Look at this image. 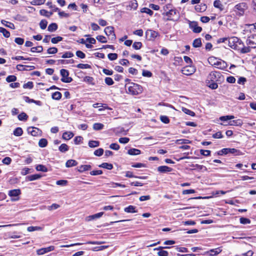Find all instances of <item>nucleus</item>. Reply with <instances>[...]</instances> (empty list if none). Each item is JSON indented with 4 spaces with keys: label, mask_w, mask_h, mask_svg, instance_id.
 Wrapping results in <instances>:
<instances>
[{
    "label": "nucleus",
    "mask_w": 256,
    "mask_h": 256,
    "mask_svg": "<svg viewBox=\"0 0 256 256\" xmlns=\"http://www.w3.org/2000/svg\"><path fill=\"white\" fill-rule=\"evenodd\" d=\"M240 223L242 224H246L250 223V220L246 218L241 217L240 219Z\"/></svg>",
    "instance_id": "56"
},
{
    "label": "nucleus",
    "mask_w": 256,
    "mask_h": 256,
    "mask_svg": "<svg viewBox=\"0 0 256 256\" xmlns=\"http://www.w3.org/2000/svg\"><path fill=\"white\" fill-rule=\"evenodd\" d=\"M214 6L216 8H219L221 11L224 9L223 6L219 0H216L214 1Z\"/></svg>",
    "instance_id": "39"
},
{
    "label": "nucleus",
    "mask_w": 256,
    "mask_h": 256,
    "mask_svg": "<svg viewBox=\"0 0 256 256\" xmlns=\"http://www.w3.org/2000/svg\"><path fill=\"white\" fill-rule=\"evenodd\" d=\"M18 117L20 120H26L28 118V116L24 112L19 114Z\"/></svg>",
    "instance_id": "49"
},
{
    "label": "nucleus",
    "mask_w": 256,
    "mask_h": 256,
    "mask_svg": "<svg viewBox=\"0 0 256 256\" xmlns=\"http://www.w3.org/2000/svg\"><path fill=\"white\" fill-rule=\"evenodd\" d=\"M12 60H32L36 58H32V57H28V58H24L23 56H16L14 57H12Z\"/></svg>",
    "instance_id": "34"
},
{
    "label": "nucleus",
    "mask_w": 256,
    "mask_h": 256,
    "mask_svg": "<svg viewBox=\"0 0 256 256\" xmlns=\"http://www.w3.org/2000/svg\"><path fill=\"white\" fill-rule=\"evenodd\" d=\"M21 194L20 189H14L10 190L8 192V194L10 196H18Z\"/></svg>",
    "instance_id": "22"
},
{
    "label": "nucleus",
    "mask_w": 256,
    "mask_h": 256,
    "mask_svg": "<svg viewBox=\"0 0 256 256\" xmlns=\"http://www.w3.org/2000/svg\"><path fill=\"white\" fill-rule=\"evenodd\" d=\"M96 38L98 42H100L102 43H106L108 42L106 38L103 36H101V35L98 36L96 37Z\"/></svg>",
    "instance_id": "54"
},
{
    "label": "nucleus",
    "mask_w": 256,
    "mask_h": 256,
    "mask_svg": "<svg viewBox=\"0 0 256 256\" xmlns=\"http://www.w3.org/2000/svg\"><path fill=\"white\" fill-rule=\"evenodd\" d=\"M141 152L140 150L135 148H132L128 150V154L131 156L138 155Z\"/></svg>",
    "instance_id": "25"
},
{
    "label": "nucleus",
    "mask_w": 256,
    "mask_h": 256,
    "mask_svg": "<svg viewBox=\"0 0 256 256\" xmlns=\"http://www.w3.org/2000/svg\"><path fill=\"white\" fill-rule=\"evenodd\" d=\"M30 51L32 52H42L43 51V47L42 46L32 47L30 48Z\"/></svg>",
    "instance_id": "43"
},
{
    "label": "nucleus",
    "mask_w": 256,
    "mask_h": 256,
    "mask_svg": "<svg viewBox=\"0 0 256 256\" xmlns=\"http://www.w3.org/2000/svg\"><path fill=\"white\" fill-rule=\"evenodd\" d=\"M142 46V44L140 42H135L132 44V48L136 50H140Z\"/></svg>",
    "instance_id": "46"
},
{
    "label": "nucleus",
    "mask_w": 256,
    "mask_h": 256,
    "mask_svg": "<svg viewBox=\"0 0 256 256\" xmlns=\"http://www.w3.org/2000/svg\"><path fill=\"white\" fill-rule=\"evenodd\" d=\"M62 96V94L59 92H56L52 94V98L53 100H60Z\"/></svg>",
    "instance_id": "37"
},
{
    "label": "nucleus",
    "mask_w": 256,
    "mask_h": 256,
    "mask_svg": "<svg viewBox=\"0 0 256 256\" xmlns=\"http://www.w3.org/2000/svg\"><path fill=\"white\" fill-rule=\"evenodd\" d=\"M228 46L242 54H246L250 52V48H246L242 41L236 36H232L228 38Z\"/></svg>",
    "instance_id": "3"
},
{
    "label": "nucleus",
    "mask_w": 256,
    "mask_h": 256,
    "mask_svg": "<svg viewBox=\"0 0 256 256\" xmlns=\"http://www.w3.org/2000/svg\"><path fill=\"white\" fill-rule=\"evenodd\" d=\"M63 40L62 37L60 36H57L56 37L53 38L51 39V42L52 44H57L58 42L62 41Z\"/></svg>",
    "instance_id": "53"
},
{
    "label": "nucleus",
    "mask_w": 256,
    "mask_h": 256,
    "mask_svg": "<svg viewBox=\"0 0 256 256\" xmlns=\"http://www.w3.org/2000/svg\"><path fill=\"white\" fill-rule=\"evenodd\" d=\"M74 134L72 132H64L62 134V138L66 140H69L74 136Z\"/></svg>",
    "instance_id": "29"
},
{
    "label": "nucleus",
    "mask_w": 256,
    "mask_h": 256,
    "mask_svg": "<svg viewBox=\"0 0 256 256\" xmlns=\"http://www.w3.org/2000/svg\"><path fill=\"white\" fill-rule=\"evenodd\" d=\"M46 0H31L30 4L34 6H40L45 3Z\"/></svg>",
    "instance_id": "38"
},
{
    "label": "nucleus",
    "mask_w": 256,
    "mask_h": 256,
    "mask_svg": "<svg viewBox=\"0 0 256 256\" xmlns=\"http://www.w3.org/2000/svg\"><path fill=\"white\" fill-rule=\"evenodd\" d=\"M190 26L194 33H200L202 30V28L198 26V22H192Z\"/></svg>",
    "instance_id": "15"
},
{
    "label": "nucleus",
    "mask_w": 256,
    "mask_h": 256,
    "mask_svg": "<svg viewBox=\"0 0 256 256\" xmlns=\"http://www.w3.org/2000/svg\"><path fill=\"white\" fill-rule=\"evenodd\" d=\"M215 60L214 59V58H210L208 60V62L210 64L214 66H217V68L220 70H224L227 67V64L226 62L222 60V61H220V60H216V62H214V63H212L210 60Z\"/></svg>",
    "instance_id": "8"
},
{
    "label": "nucleus",
    "mask_w": 256,
    "mask_h": 256,
    "mask_svg": "<svg viewBox=\"0 0 256 256\" xmlns=\"http://www.w3.org/2000/svg\"><path fill=\"white\" fill-rule=\"evenodd\" d=\"M202 46V40L200 38H197L194 40L192 46L195 48H200Z\"/></svg>",
    "instance_id": "27"
},
{
    "label": "nucleus",
    "mask_w": 256,
    "mask_h": 256,
    "mask_svg": "<svg viewBox=\"0 0 256 256\" xmlns=\"http://www.w3.org/2000/svg\"><path fill=\"white\" fill-rule=\"evenodd\" d=\"M83 138L81 136H76L74 138V142L76 144H78L82 142Z\"/></svg>",
    "instance_id": "64"
},
{
    "label": "nucleus",
    "mask_w": 256,
    "mask_h": 256,
    "mask_svg": "<svg viewBox=\"0 0 256 256\" xmlns=\"http://www.w3.org/2000/svg\"><path fill=\"white\" fill-rule=\"evenodd\" d=\"M60 74L62 76L61 81L65 83H70L72 81V78L71 77L68 76L69 72L68 70L66 69H61L60 70Z\"/></svg>",
    "instance_id": "7"
},
{
    "label": "nucleus",
    "mask_w": 256,
    "mask_h": 256,
    "mask_svg": "<svg viewBox=\"0 0 256 256\" xmlns=\"http://www.w3.org/2000/svg\"><path fill=\"white\" fill-rule=\"evenodd\" d=\"M36 169L38 171H40L42 172H46L48 171V168L44 165L38 164L36 166Z\"/></svg>",
    "instance_id": "42"
},
{
    "label": "nucleus",
    "mask_w": 256,
    "mask_h": 256,
    "mask_svg": "<svg viewBox=\"0 0 256 256\" xmlns=\"http://www.w3.org/2000/svg\"><path fill=\"white\" fill-rule=\"evenodd\" d=\"M84 80L85 82H88L92 85H94V79L92 76H86Z\"/></svg>",
    "instance_id": "50"
},
{
    "label": "nucleus",
    "mask_w": 256,
    "mask_h": 256,
    "mask_svg": "<svg viewBox=\"0 0 256 256\" xmlns=\"http://www.w3.org/2000/svg\"><path fill=\"white\" fill-rule=\"evenodd\" d=\"M182 110L186 114H187L192 116H195V113L193 111L185 108H182Z\"/></svg>",
    "instance_id": "48"
},
{
    "label": "nucleus",
    "mask_w": 256,
    "mask_h": 256,
    "mask_svg": "<svg viewBox=\"0 0 256 256\" xmlns=\"http://www.w3.org/2000/svg\"><path fill=\"white\" fill-rule=\"evenodd\" d=\"M42 177L40 174H34L32 175L28 176L26 177V180L28 181H33L34 180H38Z\"/></svg>",
    "instance_id": "21"
},
{
    "label": "nucleus",
    "mask_w": 256,
    "mask_h": 256,
    "mask_svg": "<svg viewBox=\"0 0 256 256\" xmlns=\"http://www.w3.org/2000/svg\"><path fill=\"white\" fill-rule=\"evenodd\" d=\"M16 69L19 71L32 70L35 69L34 66H25L23 64H18L16 66Z\"/></svg>",
    "instance_id": "13"
},
{
    "label": "nucleus",
    "mask_w": 256,
    "mask_h": 256,
    "mask_svg": "<svg viewBox=\"0 0 256 256\" xmlns=\"http://www.w3.org/2000/svg\"><path fill=\"white\" fill-rule=\"evenodd\" d=\"M206 6L205 4H200L195 6V9L198 12H202L206 10Z\"/></svg>",
    "instance_id": "32"
},
{
    "label": "nucleus",
    "mask_w": 256,
    "mask_h": 256,
    "mask_svg": "<svg viewBox=\"0 0 256 256\" xmlns=\"http://www.w3.org/2000/svg\"><path fill=\"white\" fill-rule=\"evenodd\" d=\"M246 44L248 46L246 48H256V34H252L248 36L246 40Z\"/></svg>",
    "instance_id": "6"
},
{
    "label": "nucleus",
    "mask_w": 256,
    "mask_h": 256,
    "mask_svg": "<svg viewBox=\"0 0 256 256\" xmlns=\"http://www.w3.org/2000/svg\"><path fill=\"white\" fill-rule=\"evenodd\" d=\"M106 34L110 38L113 40L116 38V36L114 31V28L113 26H106L104 30Z\"/></svg>",
    "instance_id": "9"
},
{
    "label": "nucleus",
    "mask_w": 256,
    "mask_h": 256,
    "mask_svg": "<svg viewBox=\"0 0 256 256\" xmlns=\"http://www.w3.org/2000/svg\"><path fill=\"white\" fill-rule=\"evenodd\" d=\"M124 210L128 213H136L138 212L136 210V207L132 205L128 206V207L125 208Z\"/></svg>",
    "instance_id": "23"
},
{
    "label": "nucleus",
    "mask_w": 256,
    "mask_h": 256,
    "mask_svg": "<svg viewBox=\"0 0 256 256\" xmlns=\"http://www.w3.org/2000/svg\"><path fill=\"white\" fill-rule=\"evenodd\" d=\"M0 32L2 33L4 36L6 38H9L10 36V32H8L5 28L2 27H0Z\"/></svg>",
    "instance_id": "36"
},
{
    "label": "nucleus",
    "mask_w": 256,
    "mask_h": 256,
    "mask_svg": "<svg viewBox=\"0 0 256 256\" xmlns=\"http://www.w3.org/2000/svg\"><path fill=\"white\" fill-rule=\"evenodd\" d=\"M243 122L241 119H238L236 120H233L230 121L228 124H224V126H242L243 124Z\"/></svg>",
    "instance_id": "18"
},
{
    "label": "nucleus",
    "mask_w": 256,
    "mask_h": 256,
    "mask_svg": "<svg viewBox=\"0 0 256 256\" xmlns=\"http://www.w3.org/2000/svg\"><path fill=\"white\" fill-rule=\"evenodd\" d=\"M74 56V54L72 52H66L62 55V58H70L73 57Z\"/></svg>",
    "instance_id": "62"
},
{
    "label": "nucleus",
    "mask_w": 256,
    "mask_h": 256,
    "mask_svg": "<svg viewBox=\"0 0 256 256\" xmlns=\"http://www.w3.org/2000/svg\"><path fill=\"white\" fill-rule=\"evenodd\" d=\"M143 88L142 86L132 82L130 84V86H128L127 92L132 95H138L142 93Z\"/></svg>",
    "instance_id": "4"
},
{
    "label": "nucleus",
    "mask_w": 256,
    "mask_h": 256,
    "mask_svg": "<svg viewBox=\"0 0 256 256\" xmlns=\"http://www.w3.org/2000/svg\"><path fill=\"white\" fill-rule=\"evenodd\" d=\"M163 12L162 13L163 20L165 22H177L180 18L178 10L172 4H165L163 8Z\"/></svg>",
    "instance_id": "1"
},
{
    "label": "nucleus",
    "mask_w": 256,
    "mask_h": 256,
    "mask_svg": "<svg viewBox=\"0 0 256 256\" xmlns=\"http://www.w3.org/2000/svg\"><path fill=\"white\" fill-rule=\"evenodd\" d=\"M196 71L195 68L192 65L184 66L182 70V72L186 76L192 74Z\"/></svg>",
    "instance_id": "11"
},
{
    "label": "nucleus",
    "mask_w": 256,
    "mask_h": 256,
    "mask_svg": "<svg viewBox=\"0 0 256 256\" xmlns=\"http://www.w3.org/2000/svg\"><path fill=\"white\" fill-rule=\"evenodd\" d=\"M248 6L246 2H240L236 4L234 8V10L238 16H242L245 11L248 9Z\"/></svg>",
    "instance_id": "5"
},
{
    "label": "nucleus",
    "mask_w": 256,
    "mask_h": 256,
    "mask_svg": "<svg viewBox=\"0 0 256 256\" xmlns=\"http://www.w3.org/2000/svg\"><path fill=\"white\" fill-rule=\"evenodd\" d=\"M104 152L103 148H99L94 152V154L98 156H100L103 154Z\"/></svg>",
    "instance_id": "60"
},
{
    "label": "nucleus",
    "mask_w": 256,
    "mask_h": 256,
    "mask_svg": "<svg viewBox=\"0 0 256 256\" xmlns=\"http://www.w3.org/2000/svg\"><path fill=\"white\" fill-rule=\"evenodd\" d=\"M140 12L142 13H146L150 15V16H152L154 14L153 11L148 8H141Z\"/></svg>",
    "instance_id": "44"
},
{
    "label": "nucleus",
    "mask_w": 256,
    "mask_h": 256,
    "mask_svg": "<svg viewBox=\"0 0 256 256\" xmlns=\"http://www.w3.org/2000/svg\"><path fill=\"white\" fill-rule=\"evenodd\" d=\"M34 87V84L32 82H28L23 84L24 88L32 89Z\"/></svg>",
    "instance_id": "58"
},
{
    "label": "nucleus",
    "mask_w": 256,
    "mask_h": 256,
    "mask_svg": "<svg viewBox=\"0 0 256 256\" xmlns=\"http://www.w3.org/2000/svg\"><path fill=\"white\" fill-rule=\"evenodd\" d=\"M58 28V24L56 23H52L48 26V30L50 32H53L56 30Z\"/></svg>",
    "instance_id": "33"
},
{
    "label": "nucleus",
    "mask_w": 256,
    "mask_h": 256,
    "mask_svg": "<svg viewBox=\"0 0 256 256\" xmlns=\"http://www.w3.org/2000/svg\"><path fill=\"white\" fill-rule=\"evenodd\" d=\"M48 24V22L46 20H42L40 22V26L41 29L44 30L46 28Z\"/></svg>",
    "instance_id": "55"
},
{
    "label": "nucleus",
    "mask_w": 256,
    "mask_h": 256,
    "mask_svg": "<svg viewBox=\"0 0 256 256\" xmlns=\"http://www.w3.org/2000/svg\"><path fill=\"white\" fill-rule=\"evenodd\" d=\"M104 127V125L102 123H94L93 124V129L95 130H102Z\"/></svg>",
    "instance_id": "40"
},
{
    "label": "nucleus",
    "mask_w": 256,
    "mask_h": 256,
    "mask_svg": "<svg viewBox=\"0 0 256 256\" xmlns=\"http://www.w3.org/2000/svg\"><path fill=\"white\" fill-rule=\"evenodd\" d=\"M23 134L22 129L20 127H18L14 129L13 134L16 136H21Z\"/></svg>",
    "instance_id": "35"
},
{
    "label": "nucleus",
    "mask_w": 256,
    "mask_h": 256,
    "mask_svg": "<svg viewBox=\"0 0 256 256\" xmlns=\"http://www.w3.org/2000/svg\"><path fill=\"white\" fill-rule=\"evenodd\" d=\"M224 80V76L219 72H212L208 75L206 83L207 86L212 90H216L218 88L217 82L221 83Z\"/></svg>",
    "instance_id": "2"
},
{
    "label": "nucleus",
    "mask_w": 256,
    "mask_h": 256,
    "mask_svg": "<svg viewBox=\"0 0 256 256\" xmlns=\"http://www.w3.org/2000/svg\"><path fill=\"white\" fill-rule=\"evenodd\" d=\"M76 68L80 69L91 68V66L88 64H79L76 66Z\"/></svg>",
    "instance_id": "57"
},
{
    "label": "nucleus",
    "mask_w": 256,
    "mask_h": 256,
    "mask_svg": "<svg viewBox=\"0 0 256 256\" xmlns=\"http://www.w3.org/2000/svg\"><path fill=\"white\" fill-rule=\"evenodd\" d=\"M100 145L99 141L97 140H90L88 142V146L90 148L98 147Z\"/></svg>",
    "instance_id": "47"
},
{
    "label": "nucleus",
    "mask_w": 256,
    "mask_h": 256,
    "mask_svg": "<svg viewBox=\"0 0 256 256\" xmlns=\"http://www.w3.org/2000/svg\"><path fill=\"white\" fill-rule=\"evenodd\" d=\"M228 153V148H224L217 152V154L219 156L226 154Z\"/></svg>",
    "instance_id": "59"
},
{
    "label": "nucleus",
    "mask_w": 256,
    "mask_h": 256,
    "mask_svg": "<svg viewBox=\"0 0 256 256\" xmlns=\"http://www.w3.org/2000/svg\"><path fill=\"white\" fill-rule=\"evenodd\" d=\"M142 76L144 77L150 78L152 76V74L149 70H144L142 72Z\"/></svg>",
    "instance_id": "63"
},
{
    "label": "nucleus",
    "mask_w": 256,
    "mask_h": 256,
    "mask_svg": "<svg viewBox=\"0 0 256 256\" xmlns=\"http://www.w3.org/2000/svg\"><path fill=\"white\" fill-rule=\"evenodd\" d=\"M68 146L66 144H62L58 148V150L62 152H65L68 150Z\"/></svg>",
    "instance_id": "45"
},
{
    "label": "nucleus",
    "mask_w": 256,
    "mask_h": 256,
    "mask_svg": "<svg viewBox=\"0 0 256 256\" xmlns=\"http://www.w3.org/2000/svg\"><path fill=\"white\" fill-rule=\"evenodd\" d=\"M48 140L46 138H41L38 142V146L40 148H44L48 145Z\"/></svg>",
    "instance_id": "41"
},
{
    "label": "nucleus",
    "mask_w": 256,
    "mask_h": 256,
    "mask_svg": "<svg viewBox=\"0 0 256 256\" xmlns=\"http://www.w3.org/2000/svg\"><path fill=\"white\" fill-rule=\"evenodd\" d=\"M78 162L74 160H69L66 161V166L67 168H70L74 166H76L78 164Z\"/></svg>",
    "instance_id": "28"
},
{
    "label": "nucleus",
    "mask_w": 256,
    "mask_h": 256,
    "mask_svg": "<svg viewBox=\"0 0 256 256\" xmlns=\"http://www.w3.org/2000/svg\"><path fill=\"white\" fill-rule=\"evenodd\" d=\"M172 168L166 166H162L158 168V170L160 173H168L172 172Z\"/></svg>",
    "instance_id": "17"
},
{
    "label": "nucleus",
    "mask_w": 256,
    "mask_h": 256,
    "mask_svg": "<svg viewBox=\"0 0 256 256\" xmlns=\"http://www.w3.org/2000/svg\"><path fill=\"white\" fill-rule=\"evenodd\" d=\"M54 250V246H50L47 248H42L37 250L36 252L38 255H42L46 252L52 251Z\"/></svg>",
    "instance_id": "14"
},
{
    "label": "nucleus",
    "mask_w": 256,
    "mask_h": 256,
    "mask_svg": "<svg viewBox=\"0 0 256 256\" xmlns=\"http://www.w3.org/2000/svg\"><path fill=\"white\" fill-rule=\"evenodd\" d=\"M92 169V166L90 164L80 165L77 168L78 171L82 173L85 171L90 170Z\"/></svg>",
    "instance_id": "19"
},
{
    "label": "nucleus",
    "mask_w": 256,
    "mask_h": 256,
    "mask_svg": "<svg viewBox=\"0 0 256 256\" xmlns=\"http://www.w3.org/2000/svg\"><path fill=\"white\" fill-rule=\"evenodd\" d=\"M222 251L220 248H216L214 249H211L208 251L205 252L206 254H208L210 256H214L218 255Z\"/></svg>",
    "instance_id": "20"
},
{
    "label": "nucleus",
    "mask_w": 256,
    "mask_h": 256,
    "mask_svg": "<svg viewBox=\"0 0 256 256\" xmlns=\"http://www.w3.org/2000/svg\"><path fill=\"white\" fill-rule=\"evenodd\" d=\"M40 14L42 16H44L47 18H50L53 14L52 12H48L44 9H42L40 10Z\"/></svg>",
    "instance_id": "26"
},
{
    "label": "nucleus",
    "mask_w": 256,
    "mask_h": 256,
    "mask_svg": "<svg viewBox=\"0 0 256 256\" xmlns=\"http://www.w3.org/2000/svg\"><path fill=\"white\" fill-rule=\"evenodd\" d=\"M58 50L56 47L50 48L47 50V52L48 54H55L57 53Z\"/></svg>",
    "instance_id": "61"
},
{
    "label": "nucleus",
    "mask_w": 256,
    "mask_h": 256,
    "mask_svg": "<svg viewBox=\"0 0 256 256\" xmlns=\"http://www.w3.org/2000/svg\"><path fill=\"white\" fill-rule=\"evenodd\" d=\"M28 132L34 136H40L42 134V131L40 129L32 126L28 128Z\"/></svg>",
    "instance_id": "12"
},
{
    "label": "nucleus",
    "mask_w": 256,
    "mask_h": 256,
    "mask_svg": "<svg viewBox=\"0 0 256 256\" xmlns=\"http://www.w3.org/2000/svg\"><path fill=\"white\" fill-rule=\"evenodd\" d=\"M16 76L14 75H10L6 78V81L8 82H14L16 80Z\"/></svg>",
    "instance_id": "52"
},
{
    "label": "nucleus",
    "mask_w": 256,
    "mask_h": 256,
    "mask_svg": "<svg viewBox=\"0 0 256 256\" xmlns=\"http://www.w3.org/2000/svg\"><path fill=\"white\" fill-rule=\"evenodd\" d=\"M234 118V116L233 115H228L222 116L220 118V120L222 121H226L227 120H230Z\"/></svg>",
    "instance_id": "51"
},
{
    "label": "nucleus",
    "mask_w": 256,
    "mask_h": 256,
    "mask_svg": "<svg viewBox=\"0 0 256 256\" xmlns=\"http://www.w3.org/2000/svg\"><path fill=\"white\" fill-rule=\"evenodd\" d=\"M98 166L100 168H106L108 170H111L114 168L113 165L112 164H109L107 162H103L102 164H100Z\"/></svg>",
    "instance_id": "31"
},
{
    "label": "nucleus",
    "mask_w": 256,
    "mask_h": 256,
    "mask_svg": "<svg viewBox=\"0 0 256 256\" xmlns=\"http://www.w3.org/2000/svg\"><path fill=\"white\" fill-rule=\"evenodd\" d=\"M138 7V3L136 0H132L128 2V5L127 6L128 10H136Z\"/></svg>",
    "instance_id": "16"
},
{
    "label": "nucleus",
    "mask_w": 256,
    "mask_h": 256,
    "mask_svg": "<svg viewBox=\"0 0 256 256\" xmlns=\"http://www.w3.org/2000/svg\"><path fill=\"white\" fill-rule=\"evenodd\" d=\"M228 153L234 154L235 156H240L242 154V152L239 150L234 148H228Z\"/></svg>",
    "instance_id": "30"
},
{
    "label": "nucleus",
    "mask_w": 256,
    "mask_h": 256,
    "mask_svg": "<svg viewBox=\"0 0 256 256\" xmlns=\"http://www.w3.org/2000/svg\"><path fill=\"white\" fill-rule=\"evenodd\" d=\"M1 23L6 27L9 28L12 30L15 29L14 24L11 22H8L4 20H1Z\"/></svg>",
    "instance_id": "24"
},
{
    "label": "nucleus",
    "mask_w": 256,
    "mask_h": 256,
    "mask_svg": "<svg viewBox=\"0 0 256 256\" xmlns=\"http://www.w3.org/2000/svg\"><path fill=\"white\" fill-rule=\"evenodd\" d=\"M158 35V32L152 30H148L146 32V37L148 40H154Z\"/></svg>",
    "instance_id": "10"
}]
</instances>
